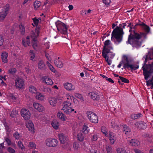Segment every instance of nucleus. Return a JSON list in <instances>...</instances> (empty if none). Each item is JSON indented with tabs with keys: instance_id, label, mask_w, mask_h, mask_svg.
<instances>
[{
	"instance_id": "nucleus-22",
	"label": "nucleus",
	"mask_w": 153,
	"mask_h": 153,
	"mask_svg": "<svg viewBox=\"0 0 153 153\" xmlns=\"http://www.w3.org/2000/svg\"><path fill=\"white\" fill-rule=\"evenodd\" d=\"M64 86L65 88L68 91L74 90L75 89L74 86L70 83H65L64 84Z\"/></svg>"
},
{
	"instance_id": "nucleus-3",
	"label": "nucleus",
	"mask_w": 153,
	"mask_h": 153,
	"mask_svg": "<svg viewBox=\"0 0 153 153\" xmlns=\"http://www.w3.org/2000/svg\"><path fill=\"white\" fill-rule=\"evenodd\" d=\"M122 60L117 66V67L119 68L121 67L122 63L123 64V68L125 69H128L129 68H130L131 70H135L139 68V65L130 64L131 61L128 59L127 56L126 55L123 56Z\"/></svg>"
},
{
	"instance_id": "nucleus-44",
	"label": "nucleus",
	"mask_w": 153,
	"mask_h": 153,
	"mask_svg": "<svg viewBox=\"0 0 153 153\" xmlns=\"http://www.w3.org/2000/svg\"><path fill=\"white\" fill-rule=\"evenodd\" d=\"M144 137L146 138L148 141L150 142L152 141L151 138H152V135L151 134H149L147 133H145L144 135Z\"/></svg>"
},
{
	"instance_id": "nucleus-11",
	"label": "nucleus",
	"mask_w": 153,
	"mask_h": 153,
	"mask_svg": "<svg viewBox=\"0 0 153 153\" xmlns=\"http://www.w3.org/2000/svg\"><path fill=\"white\" fill-rule=\"evenodd\" d=\"M110 41L109 40H106L104 42V46L103 47V49L102 52H105V51H108V52L110 51V49L111 50H113V48L111 46H109L107 47L108 45L110 44Z\"/></svg>"
},
{
	"instance_id": "nucleus-36",
	"label": "nucleus",
	"mask_w": 153,
	"mask_h": 153,
	"mask_svg": "<svg viewBox=\"0 0 153 153\" xmlns=\"http://www.w3.org/2000/svg\"><path fill=\"white\" fill-rule=\"evenodd\" d=\"M101 132L103 133L105 136L107 137L108 136V130L105 126H102L101 127Z\"/></svg>"
},
{
	"instance_id": "nucleus-16",
	"label": "nucleus",
	"mask_w": 153,
	"mask_h": 153,
	"mask_svg": "<svg viewBox=\"0 0 153 153\" xmlns=\"http://www.w3.org/2000/svg\"><path fill=\"white\" fill-rule=\"evenodd\" d=\"M131 36H132L134 39L139 40L141 39L143 36L142 34V33H138L136 32L135 30H132L131 31Z\"/></svg>"
},
{
	"instance_id": "nucleus-55",
	"label": "nucleus",
	"mask_w": 153,
	"mask_h": 153,
	"mask_svg": "<svg viewBox=\"0 0 153 153\" xmlns=\"http://www.w3.org/2000/svg\"><path fill=\"white\" fill-rule=\"evenodd\" d=\"M18 146L20 149H23L24 148V146L22 142L21 141H19L18 142Z\"/></svg>"
},
{
	"instance_id": "nucleus-27",
	"label": "nucleus",
	"mask_w": 153,
	"mask_h": 153,
	"mask_svg": "<svg viewBox=\"0 0 153 153\" xmlns=\"http://www.w3.org/2000/svg\"><path fill=\"white\" fill-rule=\"evenodd\" d=\"M57 116L59 119L62 121H64L66 120L67 118L65 115L61 111H59L57 114Z\"/></svg>"
},
{
	"instance_id": "nucleus-40",
	"label": "nucleus",
	"mask_w": 153,
	"mask_h": 153,
	"mask_svg": "<svg viewBox=\"0 0 153 153\" xmlns=\"http://www.w3.org/2000/svg\"><path fill=\"white\" fill-rule=\"evenodd\" d=\"M41 5V3L38 1H35L34 3V8L36 10H37L40 7Z\"/></svg>"
},
{
	"instance_id": "nucleus-42",
	"label": "nucleus",
	"mask_w": 153,
	"mask_h": 153,
	"mask_svg": "<svg viewBox=\"0 0 153 153\" xmlns=\"http://www.w3.org/2000/svg\"><path fill=\"white\" fill-rule=\"evenodd\" d=\"M77 137L78 140L82 141L84 139V135L82 133H79L77 134Z\"/></svg>"
},
{
	"instance_id": "nucleus-52",
	"label": "nucleus",
	"mask_w": 153,
	"mask_h": 153,
	"mask_svg": "<svg viewBox=\"0 0 153 153\" xmlns=\"http://www.w3.org/2000/svg\"><path fill=\"white\" fill-rule=\"evenodd\" d=\"M145 32H142V34L143 35L144 39L146 38V35L149 32L150 29H145Z\"/></svg>"
},
{
	"instance_id": "nucleus-63",
	"label": "nucleus",
	"mask_w": 153,
	"mask_h": 153,
	"mask_svg": "<svg viewBox=\"0 0 153 153\" xmlns=\"http://www.w3.org/2000/svg\"><path fill=\"white\" fill-rule=\"evenodd\" d=\"M75 96L77 98L79 99H82V95L78 93H76L75 94Z\"/></svg>"
},
{
	"instance_id": "nucleus-35",
	"label": "nucleus",
	"mask_w": 153,
	"mask_h": 153,
	"mask_svg": "<svg viewBox=\"0 0 153 153\" xmlns=\"http://www.w3.org/2000/svg\"><path fill=\"white\" fill-rule=\"evenodd\" d=\"M132 31V29H129V31L130 32V34L129 35L127 42L130 44H132L133 40L134 39L132 36H131V31Z\"/></svg>"
},
{
	"instance_id": "nucleus-21",
	"label": "nucleus",
	"mask_w": 153,
	"mask_h": 153,
	"mask_svg": "<svg viewBox=\"0 0 153 153\" xmlns=\"http://www.w3.org/2000/svg\"><path fill=\"white\" fill-rule=\"evenodd\" d=\"M59 137L60 143L62 144H64L67 141V136L63 133L59 134Z\"/></svg>"
},
{
	"instance_id": "nucleus-1",
	"label": "nucleus",
	"mask_w": 153,
	"mask_h": 153,
	"mask_svg": "<svg viewBox=\"0 0 153 153\" xmlns=\"http://www.w3.org/2000/svg\"><path fill=\"white\" fill-rule=\"evenodd\" d=\"M143 59H145V61L143 64L142 69L144 79L147 80L153 73V62L151 64H146L148 60L152 59L151 55L149 56L148 55L146 54L143 56Z\"/></svg>"
},
{
	"instance_id": "nucleus-18",
	"label": "nucleus",
	"mask_w": 153,
	"mask_h": 153,
	"mask_svg": "<svg viewBox=\"0 0 153 153\" xmlns=\"http://www.w3.org/2000/svg\"><path fill=\"white\" fill-rule=\"evenodd\" d=\"M55 24L57 29H67L69 28L68 26L59 21H57Z\"/></svg>"
},
{
	"instance_id": "nucleus-32",
	"label": "nucleus",
	"mask_w": 153,
	"mask_h": 153,
	"mask_svg": "<svg viewBox=\"0 0 153 153\" xmlns=\"http://www.w3.org/2000/svg\"><path fill=\"white\" fill-rule=\"evenodd\" d=\"M129 143L131 145L135 146H137L140 144L139 142L137 140L135 139H131L130 140Z\"/></svg>"
},
{
	"instance_id": "nucleus-29",
	"label": "nucleus",
	"mask_w": 153,
	"mask_h": 153,
	"mask_svg": "<svg viewBox=\"0 0 153 153\" xmlns=\"http://www.w3.org/2000/svg\"><path fill=\"white\" fill-rule=\"evenodd\" d=\"M119 78L120 80H119L118 82L120 84L123 85V83L122 82L126 83H128L129 82V80L122 76H119Z\"/></svg>"
},
{
	"instance_id": "nucleus-37",
	"label": "nucleus",
	"mask_w": 153,
	"mask_h": 153,
	"mask_svg": "<svg viewBox=\"0 0 153 153\" xmlns=\"http://www.w3.org/2000/svg\"><path fill=\"white\" fill-rule=\"evenodd\" d=\"M29 91L30 92L32 93H36L37 89L34 86L30 85L29 88Z\"/></svg>"
},
{
	"instance_id": "nucleus-12",
	"label": "nucleus",
	"mask_w": 153,
	"mask_h": 153,
	"mask_svg": "<svg viewBox=\"0 0 153 153\" xmlns=\"http://www.w3.org/2000/svg\"><path fill=\"white\" fill-rule=\"evenodd\" d=\"M26 126L28 130L32 133H34L35 131L34 125L33 122L30 120L28 121L26 123Z\"/></svg>"
},
{
	"instance_id": "nucleus-20",
	"label": "nucleus",
	"mask_w": 153,
	"mask_h": 153,
	"mask_svg": "<svg viewBox=\"0 0 153 153\" xmlns=\"http://www.w3.org/2000/svg\"><path fill=\"white\" fill-rule=\"evenodd\" d=\"M109 53L108 51H105V52H102V55L103 57L105 59V61L108 64L110 65L112 62L111 60H109V56L108 55V53Z\"/></svg>"
},
{
	"instance_id": "nucleus-34",
	"label": "nucleus",
	"mask_w": 153,
	"mask_h": 153,
	"mask_svg": "<svg viewBox=\"0 0 153 153\" xmlns=\"http://www.w3.org/2000/svg\"><path fill=\"white\" fill-rule=\"evenodd\" d=\"M51 125L53 128L56 130L59 128V124L58 121L54 120L52 122Z\"/></svg>"
},
{
	"instance_id": "nucleus-45",
	"label": "nucleus",
	"mask_w": 153,
	"mask_h": 153,
	"mask_svg": "<svg viewBox=\"0 0 153 153\" xmlns=\"http://www.w3.org/2000/svg\"><path fill=\"white\" fill-rule=\"evenodd\" d=\"M67 30L68 29H57L58 33L65 35L67 34Z\"/></svg>"
},
{
	"instance_id": "nucleus-64",
	"label": "nucleus",
	"mask_w": 153,
	"mask_h": 153,
	"mask_svg": "<svg viewBox=\"0 0 153 153\" xmlns=\"http://www.w3.org/2000/svg\"><path fill=\"white\" fill-rule=\"evenodd\" d=\"M134 151L135 153H144L142 152L140 150L137 149H134Z\"/></svg>"
},
{
	"instance_id": "nucleus-4",
	"label": "nucleus",
	"mask_w": 153,
	"mask_h": 153,
	"mask_svg": "<svg viewBox=\"0 0 153 153\" xmlns=\"http://www.w3.org/2000/svg\"><path fill=\"white\" fill-rule=\"evenodd\" d=\"M123 29H114L111 33V40L117 45L122 41L124 32Z\"/></svg>"
},
{
	"instance_id": "nucleus-26",
	"label": "nucleus",
	"mask_w": 153,
	"mask_h": 153,
	"mask_svg": "<svg viewBox=\"0 0 153 153\" xmlns=\"http://www.w3.org/2000/svg\"><path fill=\"white\" fill-rule=\"evenodd\" d=\"M43 81L47 85H52L53 82L51 79L48 76H44L43 78Z\"/></svg>"
},
{
	"instance_id": "nucleus-19",
	"label": "nucleus",
	"mask_w": 153,
	"mask_h": 153,
	"mask_svg": "<svg viewBox=\"0 0 153 153\" xmlns=\"http://www.w3.org/2000/svg\"><path fill=\"white\" fill-rule=\"evenodd\" d=\"M33 106L39 112L42 111L44 110V106L41 104L38 103H34Z\"/></svg>"
},
{
	"instance_id": "nucleus-8",
	"label": "nucleus",
	"mask_w": 153,
	"mask_h": 153,
	"mask_svg": "<svg viewBox=\"0 0 153 153\" xmlns=\"http://www.w3.org/2000/svg\"><path fill=\"white\" fill-rule=\"evenodd\" d=\"M14 84L16 88L19 89H22L25 85L24 80L18 77L15 78Z\"/></svg>"
},
{
	"instance_id": "nucleus-46",
	"label": "nucleus",
	"mask_w": 153,
	"mask_h": 153,
	"mask_svg": "<svg viewBox=\"0 0 153 153\" xmlns=\"http://www.w3.org/2000/svg\"><path fill=\"white\" fill-rule=\"evenodd\" d=\"M105 149L106 150L107 153H112L113 150L111 146H106Z\"/></svg>"
},
{
	"instance_id": "nucleus-51",
	"label": "nucleus",
	"mask_w": 153,
	"mask_h": 153,
	"mask_svg": "<svg viewBox=\"0 0 153 153\" xmlns=\"http://www.w3.org/2000/svg\"><path fill=\"white\" fill-rule=\"evenodd\" d=\"M126 23H123L119 25V26H117L115 29H123L126 28Z\"/></svg>"
},
{
	"instance_id": "nucleus-24",
	"label": "nucleus",
	"mask_w": 153,
	"mask_h": 153,
	"mask_svg": "<svg viewBox=\"0 0 153 153\" xmlns=\"http://www.w3.org/2000/svg\"><path fill=\"white\" fill-rule=\"evenodd\" d=\"M1 56L2 62L4 63H7L8 62V53L6 52L3 51L1 53Z\"/></svg>"
},
{
	"instance_id": "nucleus-50",
	"label": "nucleus",
	"mask_w": 153,
	"mask_h": 153,
	"mask_svg": "<svg viewBox=\"0 0 153 153\" xmlns=\"http://www.w3.org/2000/svg\"><path fill=\"white\" fill-rule=\"evenodd\" d=\"M29 146L30 149H36V145L33 142H30L29 143Z\"/></svg>"
},
{
	"instance_id": "nucleus-25",
	"label": "nucleus",
	"mask_w": 153,
	"mask_h": 153,
	"mask_svg": "<svg viewBox=\"0 0 153 153\" xmlns=\"http://www.w3.org/2000/svg\"><path fill=\"white\" fill-rule=\"evenodd\" d=\"M38 68L41 70H45V64L43 60L39 61L38 64Z\"/></svg>"
},
{
	"instance_id": "nucleus-17",
	"label": "nucleus",
	"mask_w": 153,
	"mask_h": 153,
	"mask_svg": "<svg viewBox=\"0 0 153 153\" xmlns=\"http://www.w3.org/2000/svg\"><path fill=\"white\" fill-rule=\"evenodd\" d=\"M109 140L111 144H113L117 140V137L111 131L109 132Z\"/></svg>"
},
{
	"instance_id": "nucleus-30",
	"label": "nucleus",
	"mask_w": 153,
	"mask_h": 153,
	"mask_svg": "<svg viewBox=\"0 0 153 153\" xmlns=\"http://www.w3.org/2000/svg\"><path fill=\"white\" fill-rule=\"evenodd\" d=\"M89 130L88 127L87 125V124L84 123L82 127V132L85 134H87L89 132Z\"/></svg>"
},
{
	"instance_id": "nucleus-59",
	"label": "nucleus",
	"mask_w": 153,
	"mask_h": 153,
	"mask_svg": "<svg viewBox=\"0 0 153 153\" xmlns=\"http://www.w3.org/2000/svg\"><path fill=\"white\" fill-rule=\"evenodd\" d=\"M146 80V83L147 86H149L150 85H152L153 83V80L152 79H150L149 80Z\"/></svg>"
},
{
	"instance_id": "nucleus-13",
	"label": "nucleus",
	"mask_w": 153,
	"mask_h": 153,
	"mask_svg": "<svg viewBox=\"0 0 153 153\" xmlns=\"http://www.w3.org/2000/svg\"><path fill=\"white\" fill-rule=\"evenodd\" d=\"M135 125L139 129H144L147 127L146 124L143 121H139L135 123Z\"/></svg>"
},
{
	"instance_id": "nucleus-49",
	"label": "nucleus",
	"mask_w": 153,
	"mask_h": 153,
	"mask_svg": "<svg viewBox=\"0 0 153 153\" xmlns=\"http://www.w3.org/2000/svg\"><path fill=\"white\" fill-rule=\"evenodd\" d=\"M117 153H127L126 150L122 148H119L117 150Z\"/></svg>"
},
{
	"instance_id": "nucleus-15",
	"label": "nucleus",
	"mask_w": 153,
	"mask_h": 153,
	"mask_svg": "<svg viewBox=\"0 0 153 153\" xmlns=\"http://www.w3.org/2000/svg\"><path fill=\"white\" fill-rule=\"evenodd\" d=\"M99 93V92L98 91H93L89 93V94H91L90 96L91 98L93 100H99L100 98Z\"/></svg>"
},
{
	"instance_id": "nucleus-7",
	"label": "nucleus",
	"mask_w": 153,
	"mask_h": 153,
	"mask_svg": "<svg viewBox=\"0 0 153 153\" xmlns=\"http://www.w3.org/2000/svg\"><path fill=\"white\" fill-rule=\"evenodd\" d=\"M88 118L90 122L94 123H98V120L97 115L92 111H88L87 113Z\"/></svg>"
},
{
	"instance_id": "nucleus-60",
	"label": "nucleus",
	"mask_w": 153,
	"mask_h": 153,
	"mask_svg": "<svg viewBox=\"0 0 153 153\" xmlns=\"http://www.w3.org/2000/svg\"><path fill=\"white\" fill-rule=\"evenodd\" d=\"M4 39L3 36L0 35V46L3 44Z\"/></svg>"
},
{
	"instance_id": "nucleus-33",
	"label": "nucleus",
	"mask_w": 153,
	"mask_h": 153,
	"mask_svg": "<svg viewBox=\"0 0 153 153\" xmlns=\"http://www.w3.org/2000/svg\"><path fill=\"white\" fill-rule=\"evenodd\" d=\"M36 98L37 99L40 100H43L45 98V96L43 94L37 92L36 93Z\"/></svg>"
},
{
	"instance_id": "nucleus-47",
	"label": "nucleus",
	"mask_w": 153,
	"mask_h": 153,
	"mask_svg": "<svg viewBox=\"0 0 153 153\" xmlns=\"http://www.w3.org/2000/svg\"><path fill=\"white\" fill-rule=\"evenodd\" d=\"M50 7V4L47 5H43L42 7V9L44 12H45L48 10Z\"/></svg>"
},
{
	"instance_id": "nucleus-61",
	"label": "nucleus",
	"mask_w": 153,
	"mask_h": 153,
	"mask_svg": "<svg viewBox=\"0 0 153 153\" xmlns=\"http://www.w3.org/2000/svg\"><path fill=\"white\" fill-rule=\"evenodd\" d=\"M73 147L74 149H77L79 147V144L77 142L74 143L73 145Z\"/></svg>"
},
{
	"instance_id": "nucleus-43",
	"label": "nucleus",
	"mask_w": 153,
	"mask_h": 153,
	"mask_svg": "<svg viewBox=\"0 0 153 153\" xmlns=\"http://www.w3.org/2000/svg\"><path fill=\"white\" fill-rule=\"evenodd\" d=\"M17 70L15 68H12L8 70L9 73L12 75L14 74L16 72Z\"/></svg>"
},
{
	"instance_id": "nucleus-14",
	"label": "nucleus",
	"mask_w": 153,
	"mask_h": 153,
	"mask_svg": "<svg viewBox=\"0 0 153 153\" xmlns=\"http://www.w3.org/2000/svg\"><path fill=\"white\" fill-rule=\"evenodd\" d=\"M48 101L49 104L52 106H55L56 105L58 100L57 98L54 97H49Z\"/></svg>"
},
{
	"instance_id": "nucleus-38",
	"label": "nucleus",
	"mask_w": 153,
	"mask_h": 153,
	"mask_svg": "<svg viewBox=\"0 0 153 153\" xmlns=\"http://www.w3.org/2000/svg\"><path fill=\"white\" fill-rule=\"evenodd\" d=\"M142 116V114L140 113L137 114H133L131 115V117L132 119L135 120L138 119Z\"/></svg>"
},
{
	"instance_id": "nucleus-6",
	"label": "nucleus",
	"mask_w": 153,
	"mask_h": 153,
	"mask_svg": "<svg viewBox=\"0 0 153 153\" xmlns=\"http://www.w3.org/2000/svg\"><path fill=\"white\" fill-rule=\"evenodd\" d=\"M9 5L7 4L3 7L0 8V21L3 20L8 13Z\"/></svg>"
},
{
	"instance_id": "nucleus-2",
	"label": "nucleus",
	"mask_w": 153,
	"mask_h": 153,
	"mask_svg": "<svg viewBox=\"0 0 153 153\" xmlns=\"http://www.w3.org/2000/svg\"><path fill=\"white\" fill-rule=\"evenodd\" d=\"M39 29H34L32 31L31 33L30 36H27L26 39H23L22 40V43L23 45L26 47L27 46H30V38H32V46L34 49H36L37 44V41L36 38L39 36Z\"/></svg>"
},
{
	"instance_id": "nucleus-62",
	"label": "nucleus",
	"mask_w": 153,
	"mask_h": 153,
	"mask_svg": "<svg viewBox=\"0 0 153 153\" xmlns=\"http://www.w3.org/2000/svg\"><path fill=\"white\" fill-rule=\"evenodd\" d=\"M70 98L71 100H73V102L77 104L78 103V100L74 97H71Z\"/></svg>"
},
{
	"instance_id": "nucleus-5",
	"label": "nucleus",
	"mask_w": 153,
	"mask_h": 153,
	"mask_svg": "<svg viewBox=\"0 0 153 153\" xmlns=\"http://www.w3.org/2000/svg\"><path fill=\"white\" fill-rule=\"evenodd\" d=\"M63 108L62 109L64 113L65 114H69L72 111H74V109L72 108V105L70 101H66L64 102L62 104Z\"/></svg>"
},
{
	"instance_id": "nucleus-57",
	"label": "nucleus",
	"mask_w": 153,
	"mask_h": 153,
	"mask_svg": "<svg viewBox=\"0 0 153 153\" xmlns=\"http://www.w3.org/2000/svg\"><path fill=\"white\" fill-rule=\"evenodd\" d=\"M7 150L9 153H16L15 150L11 147H8Z\"/></svg>"
},
{
	"instance_id": "nucleus-23",
	"label": "nucleus",
	"mask_w": 153,
	"mask_h": 153,
	"mask_svg": "<svg viewBox=\"0 0 153 153\" xmlns=\"http://www.w3.org/2000/svg\"><path fill=\"white\" fill-rule=\"evenodd\" d=\"M59 57L55 59L54 60V63L55 65L59 68H62L63 66V62L59 59Z\"/></svg>"
},
{
	"instance_id": "nucleus-31",
	"label": "nucleus",
	"mask_w": 153,
	"mask_h": 153,
	"mask_svg": "<svg viewBox=\"0 0 153 153\" xmlns=\"http://www.w3.org/2000/svg\"><path fill=\"white\" fill-rule=\"evenodd\" d=\"M99 138L100 137L98 134H92L91 137V141L93 142H96Z\"/></svg>"
},
{
	"instance_id": "nucleus-39",
	"label": "nucleus",
	"mask_w": 153,
	"mask_h": 153,
	"mask_svg": "<svg viewBox=\"0 0 153 153\" xmlns=\"http://www.w3.org/2000/svg\"><path fill=\"white\" fill-rule=\"evenodd\" d=\"M139 23L137 24L136 25H140L143 27V29H149V27L145 25L143 22H141L140 20H139Z\"/></svg>"
},
{
	"instance_id": "nucleus-9",
	"label": "nucleus",
	"mask_w": 153,
	"mask_h": 153,
	"mask_svg": "<svg viewBox=\"0 0 153 153\" xmlns=\"http://www.w3.org/2000/svg\"><path fill=\"white\" fill-rule=\"evenodd\" d=\"M45 142L46 145L49 147H55L58 143V141L57 139L51 138L46 139Z\"/></svg>"
},
{
	"instance_id": "nucleus-58",
	"label": "nucleus",
	"mask_w": 153,
	"mask_h": 153,
	"mask_svg": "<svg viewBox=\"0 0 153 153\" xmlns=\"http://www.w3.org/2000/svg\"><path fill=\"white\" fill-rule=\"evenodd\" d=\"M111 49H110V51L109 52V53H108V54H109L108 55L109 56V55L110 56V58L111 59L113 58L114 56H115V54L113 52H111L110 51V50Z\"/></svg>"
},
{
	"instance_id": "nucleus-10",
	"label": "nucleus",
	"mask_w": 153,
	"mask_h": 153,
	"mask_svg": "<svg viewBox=\"0 0 153 153\" xmlns=\"http://www.w3.org/2000/svg\"><path fill=\"white\" fill-rule=\"evenodd\" d=\"M21 114L22 116L25 120H28L30 116V113L28 110L22 108L21 111Z\"/></svg>"
},
{
	"instance_id": "nucleus-48",
	"label": "nucleus",
	"mask_w": 153,
	"mask_h": 153,
	"mask_svg": "<svg viewBox=\"0 0 153 153\" xmlns=\"http://www.w3.org/2000/svg\"><path fill=\"white\" fill-rule=\"evenodd\" d=\"M33 22L34 25L36 26H37L38 24L41 22V19H37L36 18L33 19Z\"/></svg>"
},
{
	"instance_id": "nucleus-41",
	"label": "nucleus",
	"mask_w": 153,
	"mask_h": 153,
	"mask_svg": "<svg viewBox=\"0 0 153 153\" xmlns=\"http://www.w3.org/2000/svg\"><path fill=\"white\" fill-rule=\"evenodd\" d=\"M30 59L32 60H33L35 56V54L33 50H30L29 52V53Z\"/></svg>"
},
{
	"instance_id": "nucleus-56",
	"label": "nucleus",
	"mask_w": 153,
	"mask_h": 153,
	"mask_svg": "<svg viewBox=\"0 0 153 153\" xmlns=\"http://www.w3.org/2000/svg\"><path fill=\"white\" fill-rule=\"evenodd\" d=\"M103 3L105 4V5L108 7L109 5V4L111 2L110 0H103Z\"/></svg>"
},
{
	"instance_id": "nucleus-54",
	"label": "nucleus",
	"mask_w": 153,
	"mask_h": 153,
	"mask_svg": "<svg viewBox=\"0 0 153 153\" xmlns=\"http://www.w3.org/2000/svg\"><path fill=\"white\" fill-rule=\"evenodd\" d=\"M13 136L16 139H19L20 137V134L17 132L16 131L13 134Z\"/></svg>"
},
{
	"instance_id": "nucleus-53",
	"label": "nucleus",
	"mask_w": 153,
	"mask_h": 153,
	"mask_svg": "<svg viewBox=\"0 0 153 153\" xmlns=\"http://www.w3.org/2000/svg\"><path fill=\"white\" fill-rule=\"evenodd\" d=\"M5 141L7 143L8 146H10L12 144V142L10 139L8 137L4 138Z\"/></svg>"
},
{
	"instance_id": "nucleus-28",
	"label": "nucleus",
	"mask_w": 153,
	"mask_h": 153,
	"mask_svg": "<svg viewBox=\"0 0 153 153\" xmlns=\"http://www.w3.org/2000/svg\"><path fill=\"white\" fill-rule=\"evenodd\" d=\"M122 130L123 133L126 135H128L130 134L131 129L126 125L123 126Z\"/></svg>"
}]
</instances>
